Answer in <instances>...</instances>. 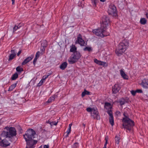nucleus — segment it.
<instances>
[{"instance_id":"58836bf2","label":"nucleus","mask_w":148,"mask_h":148,"mask_svg":"<svg viewBox=\"0 0 148 148\" xmlns=\"http://www.w3.org/2000/svg\"><path fill=\"white\" fill-rule=\"evenodd\" d=\"M19 28L18 27V26L15 25L14 27L13 28V32H15Z\"/></svg>"},{"instance_id":"393cba45","label":"nucleus","mask_w":148,"mask_h":148,"mask_svg":"<svg viewBox=\"0 0 148 148\" xmlns=\"http://www.w3.org/2000/svg\"><path fill=\"white\" fill-rule=\"evenodd\" d=\"M140 23L142 25H145L147 23V20L145 18H142L140 19Z\"/></svg>"},{"instance_id":"0eeeda50","label":"nucleus","mask_w":148,"mask_h":148,"mask_svg":"<svg viewBox=\"0 0 148 148\" xmlns=\"http://www.w3.org/2000/svg\"><path fill=\"white\" fill-rule=\"evenodd\" d=\"M102 23L101 24L102 28L106 29L110 23L109 18L106 16H104L102 18Z\"/></svg>"},{"instance_id":"a18cd8bd","label":"nucleus","mask_w":148,"mask_h":148,"mask_svg":"<svg viewBox=\"0 0 148 148\" xmlns=\"http://www.w3.org/2000/svg\"><path fill=\"white\" fill-rule=\"evenodd\" d=\"M11 51L12 53H11L12 54H14L16 56V54L15 53V51L14 50L12 49L11 50Z\"/></svg>"},{"instance_id":"6e6d98bb","label":"nucleus","mask_w":148,"mask_h":148,"mask_svg":"<svg viewBox=\"0 0 148 148\" xmlns=\"http://www.w3.org/2000/svg\"><path fill=\"white\" fill-rule=\"evenodd\" d=\"M51 74V73H48V75H47V76H48H48L50 75Z\"/></svg>"},{"instance_id":"4c0bfd02","label":"nucleus","mask_w":148,"mask_h":148,"mask_svg":"<svg viewBox=\"0 0 148 148\" xmlns=\"http://www.w3.org/2000/svg\"><path fill=\"white\" fill-rule=\"evenodd\" d=\"M37 59H38V58L37 57H35L34 60L33 61V64L34 65H35L36 62L37 61Z\"/></svg>"},{"instance_id":"052dcab7","label":"nucleus","mask_w":148,"mask_h":148,"mask_svg":"<svg viewBox=\"0 0 148 148\" xmlns=\"http://www.w3.org/2000/svg\"><path fill=\"white\" fill-rule=\"evenodd\" d=\"M83 1H84V0H82Z\"/></svg>"},{"instance_id":"bb28decb","label":"nucleus","mask_w":148,"mask_h":148,"mask_svg":"<svg viewBox=\"0 0 148 148\" xmlns=\"http://www.w3.org/2000/svg\"><path fill=\"white\" fill-rule=\"evenodd\" d=\"M55 99V96H52L50 97L49 99L47 102L48 103H50L52 101H53Z\"/></svg>"},{"instance_id":"7c9ffc66","label":"nucleus","mask_w":148,"mask_h":148,"mask_svg":"<svg viewBox=\"0 0 148 148\" xmlns=\"http://www.w3.org/2000/svg\"><path fill=\"white\" fill-rule=\"evenodd\" d=\"M16 71L19 72H21L23 71V69L21 68L20 66H18L16 68Z\"/></svg>"},{"instance_id":"72a5a7b5","label":"nucleus","mask_w":148,"mask_h":148,"mask_svg":"<svg viewBox=\"0 0 148 148\" xmlns=\"http://www.w3.org/2000/svg\"><path fill=\"white\" fill-rule=\"evenodd\" d=\"M87 111H96V110L94 108H86Z\"/></svg>"},{"instance_id":"bf43d9fd","label":"nucleus","mask_w":148,"mask_h":148,"mask_svg":"<svg viewBox=\"0 0 148 148\" xmlns=\"http://www.w3.org/2000/svg\"><path fill=\"white\" fill-rule=\"evenodd\" d=\"M94 3L95 5H96V2H95V1H94Z\"/></svg>"},{"instance_id":"3c124183","label":"nucleus","mask_w":148,"mask_h":148,"mask_svg":"<svg viewBox=\"0 0 148 148\" xmlns=\"http://www.w3.org/2000/svg\"><path fill=\"white\" fill-rule=\"evenodd\" d=\"M14 1H15V0H12V4L13 5V4H14Z\"/></svg>"},{"instance_id":"f3484780","label":"nucleus","mask_w":148,"mask_h":148,"mask_svg":"<svg viewBox=\"0 0 148 148\" xmlns=\"http://www.w3.org/2000/svg\"><path fill=\"white\" fill-rule=\"evenodd\" d=\"M127 102L126 99H125L123 98H121L119 100V102L120 103L121 106L124 104L125 103Z\"/></svg>"},{"instance_id":"4d7b16f0","label":"nucleus","mask_w":148,"mask_h":148,"mask_svg":"<svg viewBox=\"0 0 148 148\" xmlns=\"http://www.w3.org/2000/svg\"><path fill=\"white\" fill-rule=\"evenodd\" d=\"M105 0H100V1L103 2H104Z\"/></svg>"},{"instance_id":"1a4fd4ad","label":"nucleus","mask_w":148,"mask_h":148,"mask_svg":"<svg viewBox=\"0 0 148 148\" xmlns=\"http://www.w3.org/2000/svg\"><path fill=\"white\" fill-rule=\"evenodd\" d=\"M77 41L81 46H85L87 45L86 43H85L84 40L82 39V35L80 34H79L78 36Z\"/></svg>"},{"instance_id":"9b49d317","label":"nucleus","mask_w":148,"mask_h":148,"mask_svg":"<svg viewBox=\"0 0 148 148\" xmlns=\"http://www.w3.org/2000/svg\"><path fill=\"white\" fill-rule=\"evenodd\" d=\"M109 115V121L112 126L114 125V117L112 113V112H107Z\"/></svg>"},{"instance_id":"7ed1b4c3","label":"nucleus","mask_w":148,"mask_h":148,"mask_svg":"<svg viewBox=\"0 0 148 148\" xmlns=\"http://www.w3.org/2000/svg\"><path fill=\"white\" fill-rule=\"evenodd\" d=\"M129 46V42L127 40H123L119 44L118 47L115 50L116 54L118 56H120L125 51Z\"/></svg>"},{"instance_id":"79ce46f5","label":"nucleus","mask_w":148,"mask_h":148,"mask_svg":"<svg viewBox=\"0 0 148 148\" xmlns=\"http://www.w3.org/2000/svg\"><path fill=\"white\" fill-rule=\"evenodd\" d=\"M48 77V76L45 75L43 76L42 79L45 81V80Z\"/></svg>"},{"instance_id":"de8ad7c7","label":"nucleus","mask_w":148,"mask_h":148,"mask_svg":"<svg viewBox=\"0 0 148 148\" xmlns=\"http://www.w3.org/2000/svg\"><path fill=\"white\" fill-rule=\"evenodd\" d=\"M21 51L20 50L18 51V52L17 53V56H19L20 54L21 53Z\"/></svg>"},{"instance_id":"5701e85b","label":"nucleus","mask_w":148,"mask_h":148,"mask_svg":"<svg viewBox=\"0 0 148 148\" xmlns=\"http://www.w3.org/2000/svg\"><path fill=\"white\" fill-rule=\"evenodd\" d=\"M120 138L117 135H116L115 137V143L118 145L119 144L120 142Z\"/></svg>"},{"instance_id":"13d9d810","label":"nucleus","mask_w":148,"mask_h":148,"mask_svg":"<svg viewBox=\"0 0 148 148\" xmlns=\"http://www.w3.org/2000/svg\"><path fill=\"white\" fill-rule=\"evenodd\" d=\"M42 50V51H45V49H44V48H43Z\"/></svg>"},{"instance_id":"f8f14e48","label":"nucleus","mask_w":148,"mask_h":148,"mask_svg":"<svg viewBox=\"0 0 148 148\" xmlns=\"http://www.w3.org/2000/svg\"><path fill=\"white\" fill-rule=\"evenodd\" d=\"M120 89V87L119 84H116L114 86L112 87V91L113 93L116 94L118 92Z\"/></svg>"},{"instance_id":"49530a36","label":"nucleus","mask_w":148,"mask_h":148,"mask_svg":"<svg viewBox=\"0 0 148 148\" xmlns=\"http://www.w3.org/2000/svg\"><path fill=\"white\" fill-rule=\"evenodd\" d=\"M49 146L48 145H45L44 146L43 148H49Z\"/></svg>"},{"instance_id":"39448f33","label":"nucleus","mask_w":148,"mask_h":148,"mask_svg":"<svg viewBox=\"0 0 148 148\" xmlns=\"http://www.w3.org/2000/svg\"><path fill=\"white\" fill-rule=\"evenodd\" d=\"M81 55L78 51H76L74 52L70 57L68 62L70 64H73L76 62L80 58Z\"/></svg>"},{"instance_id":"473e14b6","label":"nucleus","mask_w":148,"mask_h":148,"mask_svg":"<svg viewBox=\"0 0 148 148\" xmlns=\"http://www.w3.org/2000/svg\"><path fill=\"white\" fill-rule=\"evenodd\" d=\"M100 65L104 67H106L108 66V64L106 62L101 61Z\"/></svg>"},{"instance_id":"603ef678","label":"nucleus","mask_w":148,"mask_h":148,"mask_svg":"<svg viewBox=\"0 0 148 148\" xmlns=\"http://www.w3.org/2000/svg\"><path fill=\"white\" fill-rule=\"evenodd\" d=\"M146 15L147 17L148 18V12L146 13Z\"/></svg>"},{"instance_id":"37998d69","label":"nucleus","mask_w":148,"mask_h":148,"mask_svg":"<svg viewBox=\"0 0 148 148\" xmlns=\"http://www.w3.org/2000/svg\"><path fill=\"white\" fill-rule=\"evenodd\" d=\"M24 25V24L23 23H20L18 25V27L19 28L21 26H23Z\"/></svg>"},{"instance_id":"a19ab883","label":"nucleus","mask_w":148,"mask_h":148,"mask_svg":"<svg viewBox=\"0 0 148 148\" xmlns=\"http://www.w3.org/2000/svg\"><path fill=\"white\" fill-rule=\"evenodd\" d=\"M131 92L132 94L133 95L135 96L136 95V92H136V91L132 90V91H131Z\"/></svg>"},{"instance_id":"a878e982","label":"nucleus","mask_w":148,"mask_h":148,"mask_svg":"<svg viewBox=\"0 0 148 148\" xmlns=\"http://www.w3.org/2000/svg\"><path fill=\"white\" fill-rule=\"evenodd\" d=\"M90 94V92L86 90H85L82 94V97H84L86 95H89Z\"/></svg>"},{"instance_id":"a211bd4d","label":"nucleus","mask_w":148,"mask_h":148,"mask_svg":"<svg viewBox=\"0 0 148 148\" xmlns=\"http://www.w3.org/2000/svg\"><path fill=\"white\" fill-rule=\"evenodd\" d=\"M67 63L66 62H64L61 64L60 66V68L62 70H64L67 67Z\"/></svg>"},{"instance_id":"6e6552de","label":"nucleus","mask_w":148,"mask_h":148,"mask_svg":"<svg viewBox=\"0 0 148 148\" xmlns=\"http://www.w3.org/2000/svg\"><path fill=\"white\" fill-rule=\"evenodd\" d=\"M116 9L115 6L113 4H111L109 6L108 12L109 15L113 16H116Z\"/></svg>"},{"instance_id":"ea45409f","label":"nucleus","mask_w":148,"mask_h":148,"mask_svg":"<svg viewBox=\"0 0 148 148\" xmlns=\"http://www.w3.org/2000/svg\"><path fill=\"white\" fill-rule=\"evenodd\" d=\"M40 54V52L39 51H37L36 53L35 57H37V58H38L39 57Z\"/></svg>"},{"instance_id":"cd10ccee","label":"nucleus","mask_w":148,"mask_h":148,"mask_svg":"<svg viewBox=\"0 0 148 148\" xmlns=\"http://www.w3.org/2000/svg\"><path fill=\"white\" fill-rule=\"evenodd\" d=\"M83 50L85 51H88L90 52L92 51V49L91 47H86L84 48Z\"/></svg>"},{"instance_id":"c9c22d12","label":"nucleus","mask_w":148,"mask_h":148,"mask_svg":"<svg viewBox=\"0 0 148 148\" xmlns=\"http://www.w3.org/2000/svg\"><path fill=\"white\" fill-rule=\"evenodd\" d=\"M78 146V143H75L73 145V148H77Z\"/></svg>"},{"instance_id":"c85d7f7f","label":"nucleus","mask_w":148,"mask_h":148,"mask_svg":"<svg viewBox=\"0 0 148 148\" xmlns=\"http://www.w3.org/2000/svg\"><path fill=\"white\" fill-rule=\"evenodd\" d=\"M108 136H106V137L105 138L106 142L104 145V146L103 148H106V145L108 143Z\"/></svg>"},{"instance_id":"4be33fe9","label":"nucleus","mask_w":148,"mask_h":148,"mask_svg":"<svg viewBox=\"0 0 148 148\" xmlns=\"http://www.w3.org/2000/svg\"><path fill=\"white\" fill-rule=\"evenodd\" d=\"M18 77V74L17 73H16L12 75L11 77V79L12 80H16Z\"/></svg>"},{"instance_id":"2f4dec72","label":"nucleus","mask_w":148,"mask_h":148,"mask_svg":"<svg viewBox=\"0 0 148 148\" xmlns=\"http://www.w3.org/2000/svg\"><path fill=\"white\" fill-rule=\"evenodd\" d=\"M94 61L97 64L100 65L101 62V61L98 60L97 59H95L94 60Z\"/></svg>"},{"instance_id":"6ab92c4d","label":"nucleus","mask_w":148,"mask_h":148,"mask_svg":"<svg viewBox=\"0 0 148 148\" xmlns=\"http://www.w3.org/2000/svg\"><path fill=\"white\" fill-rule=\"evenodd\" d=\"M17 82L11 85L9 87L8 91H11L13 90L16 86Z\"/></svg>"},{"instance_id":"aec40b11","label":"nucleus","mask_w":148,"mask_h":148,"mask_svg":"<svg viewBox=\"0 0 148 148\" xmlns=\"http://www.w3.org/2000/svg\"><path fill=\"white\" fill-rule=\"evenodd\" d=\"M46 123L49 124L51 126H52L53 125H56L58 123V121L56 122V121H51L49 120L46 122Z\"/></svg>"},{"instance_id":"09e8293b","label":"nucleus","mask_w":148,"mask_h":148,"mask_svg":"<svg viewBox=\"0 0 148 148\" xmlns=\"http://www.w3.org/2000/svg\"><path fill=\"white\" fill-rule=\"evenodd\" d=\"M71 130H69V129H68L66 132V133H67V134H69L71 132Z\"/></svg>"},{"instance_id":"c03bdc74","label":"nucleus","mask_w":148,"mask_h":148,"mask_svg":"<svg viewBox=\"0 0 148 148\" xmlns=\"http://www.w3.org/2000/svg\"><path fill=\"white\" fill-rule=\"evenodd\" d=\"M136 92L138 93H141L143 92V91L140 89H138L136 90Z\"/></svg>"},{"instance_id":"e433bc0d","label":"nucleus","mask_w":148,"mask_h":148,"mask_svg":"<svg viewBox=\"0 0 148 148\" xmlns=\"http://www.w3.org/2000/svg\"><path fill=\"white\" fill-rule=\"evenodd\" d=\"M44 82H45V81H44L42 79L40 81V82L38 84V86H40L41 85L43 84V83Z\"/></svg>"},{"instance_id":"b1692460","label":"nucleus","mask_w":148,"mask_h":148,"mask_svg":"<svg viewBox=\"0 0 148 148\" xmlns=\"http://www.w3.org/2000/svg\"><path fill=\"white\" fill-rule=\"evenodd\" d=\"M141 85L144 88H148V84L146 82L143 81L141 83Z\"/></svg>"},{"instance_id":"8fccbe9b","label":"nucleus","mask_w":148,"mask_h":148,"mask_svg":"<svg viewBox=\"0 0 148 148\" xmlns=\"http://www.w3.org/2000/svg\"><path fill=\"white\" fill-rule=\"evenodd\" d=\"M72 124H70L69 125V128L68 129L69 130H71V126H72Z\"/></svg>"},{"instance_id":"c756f323","label":"nucleus","mask_w":148,"mask_h":148,"mask_svg":"<svg viewBox=\"0 0 148 148\" xmlns=\"http://www.w3.org/2000/svg\"><path fill=\"white\" fill-rule=\"evenodd\" d=\"M41 45L43 48L46 47L47 45V42L45 41H44L41 43Z\"/></svg>"},{"instance_id":"f03ea898","label":"nucleus","mask_w":148,"mask_h":148,"mask_svg":"<svg viewBox=\"0 0 148 148\" xmlns=\"http://www.w3.org/2000/svg\"><path fill=\"white\" fill-rule=\"evenodd\" d=\"M123 115L124 117L122 120L123 122V128L130 131L132 130L134 125V122L129 118L128 115L126 112L124 113Z\"/></svg>"},{"instance_id":"2eb2a0df","label":"nucleus","mask_w":148,"mask_h":148,"mask_svg":"<svg viewBox=\"0 0 148 148\" xmlns=\"http://www.w3.org/2000/svg\"><path fill=\"white\" fill-rule=\"evenodd\" d=\"M104 107L108 111H111V108H112V106L110 103L105 102Z\"/></svg>"},{"instance_id":"9d476101","label":"nucleus","mask_w":148,"mask_h":148,"mask_svg":"<svg viewBox=\"0 0 148 148\" xmlns=\"http://www.w3.org/2000/svg\"><path fill=\"white\" fill-rule=\"evenodd\" d=\"M90 112L91 116L94 119L99 120L100 119V116L98 112Z\"/></svg>"},{"instance_id":"4468645a","label":"nucleus","mask_w":148,"mask_h":148,"mask_svg":"<svg viewBox=\"0 0 148 148\" xmlns=\"http://www.w3.org/2000/svg\"><path fill=\"white\" fill-rule=\"evenodd\" d=\"M34 58V55H31L30 56L27 57L25 59L22 63V65H23L30 61Z\"/></svg>"},{"instance_id":"f257e3e1","label":"nucleus","mask_w":148,"mask_h":148,"mask_svg":"<svg viewBox=\"0 0 148 148\" xmlns=\"http://www.w3.org/2000/svg\"><path fill=\"white\" fill-rule=\"evenodd\" d=\"M36 134L35 131L32 129L28 130L23 135V137L27 143L26 148H34L37 143V141L34 140Z\"/></svg>"},{"instance_id":"423d86ee","label":"nucleus","mask_w":148,"mask_h":148,"mask_svg":"<svg viewBox=\"0 0 148 148\" xmlns=\"http://www.w3.org/2000/svg\"><path fill=\"white\" fill-rule=\"evenodd\" d=\"M106 30V29L102 28L101 26L100 28L93 30L92 32L94 34L97 36L103 37L105 36V33Z\"/></svg>"},{"instance_id":"412c9836","label":"nucleus","mask_w":148,"mask_h":148,"mask_svg":"<svg viewBox=\"0 0 148 148\" xmlns=\"http://www.w3.org/2000/svg\"><path fill=\"white\" fill-rule=\"evenodd\" d=\"M71 47V48L70 49V51L71 52H73L74 53L76 51L77 48L75 45H73Z\"/></svg>"},{"instance_id":"f704fd0d","label":"nucleus","mask_w":148,"mask_h":148,"mask_svg":"<svg viewBox=\"0 0 148 148\" xmlns=\"http://www.w3.org/2000/svg\"><path fill=\"white\" fill-rule=\"evenodd\" d=\"M16 56L14 54H11L9 56V60H11L13 59Z\"/></svg>"},{"instance_id":"ddd939ff","label":"nucleus","mask_w":148,"mask_h":148,"mask_svg":"<svg viewBox=\"0 0 148 148\" xmlns=\"http://www.w3.org/2000/svg\"><path fill=\"white\" fill-rule=\"evenodd\" d=\"M10 143L6 139H3L0 142V145L2 147H6L10 145Z\"/></svg>"},{"instance_id":"dca6fc26","label":"nucleus","mask_w":148,"mask_h":148,"mask_svg":"<svg viewBox=\"0 0 148 148\" xmlns=\"http://www.w3.org/2000/svg\"><path fill=\"white\" fill-rule=\"evenodd\" d=\"M120 73L121 76L123 79H128V76L125 73L123 70L121 69L120 70Z\"/></svg>"},{"instance_id":"20e7f679","label":"nucleus","mask_w":148,"mask_h":148,"mask_svg":"<svg viewBox=\"0 0 148 148\" xmlns=\"http://www.w3.org/2000/svg\"><path fill=\"white\" fill-rule=\"evenodd\" d=\"M16 134V131L15 129L13 127H11L7 130V132L3 131L1 134V136H2L4 135L6 138H9V140L12 142H14V141L13 140V137L15 136Z\"/></svg>"},{"instance_id":"864d4df0","label":"nucleus","mask_w":148,"mask_h":148,"mask_svg":"<svg viewBox=\"0 0 148 148\" xmlns=\"http://www.w3.org/2000/svg\"><path fill=\"white\" fill-rule=\"evenodd\" d=\"M69 134H67L65 135V137H68Z\"/></svg>"},{"instance_id":"5fc2aeb1","label":"nucleus","mask_w":148,"mask_h":148,"mask_svg":"<svg viewBox=\"0 0 148 148\" xmlns=\"http://www.w3.org/2000/svg\"><path fill=\"white\" fill-rule=\"evenodd\" d=\"M82 125H83V126H84V128H85V126H86L85 124H84V123H83V124H82Z\"/></svg>"}]
</instances>
